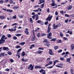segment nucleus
Here are the masks:
<instances>
[{"mask_svg":"<svg viewBox=\"0 0 74 74\" xmlns=\"http://www.w3.org/2000/svg\"><path fill=\"white\" fill-rule=\"evenodd\" d=\"M37 37H40V33H38L37 34Z\"/></svg>","mask_w":74,"mask_h":74,"instance_id":"44","label":"nucleus"},{"mask_svg":"<svg viewBox=\"0 0 74 74\" xmlns=\"http://www.w3.org/2000/svg\"><path fill=\"white\" fill-rule=\"evenodd\" d=\"M41 68H42V67L38 66H36L35 67V69H41Z\"/></svg>","mask_w":74,"mask_h":74,"instance_id":"15","label":"nucleus"},{"mask_svg":"<svg viewBox=\"0 0 74 74\" xmlns=\"http://www.w3.org/2000/svg\"><path fill=\"white\" fill-rule=\"evenodd\" d=\"M63 38V39L65 40H68L67 38H66L65 37H64Z\"/></svg>","mask_w":74,"mask_h":74,"instance_id":"57","label":"nucleus"},{"mask_svg":"<svg viewBox=\"0 0 74 74\" xmlns=\"http://www.w3.org/2000/svg\"><path fill=\"white\" fill-rule=\"evenodd\" d=\"M71 60V58H68L66 59V62H69V63H70V62Z\"/></svg>","mask_w":74,"mask_h":74,"instance_id":"11","label":"nucleus"},{"mask_svg":"<svg viewBox=\"0 0 74 74\" xmlns=\"http://www.w3.org/2000/svg\"><path fill=\"white\" fill-rule=\"evenodd\" d=\"M47 40V39H45L43 41V42H46L47 40Z\"/></svg>","mask_w":74,"mask_h":74,"instance_id":"64","label":"nucleus"},{"mask_svg":"<svg viewBox=\"0 0 74 74\" xmlns=\"http://www.w3.org/2000/svg\"><path fill=\"white\" fill-rule=\"evenodd\" d=\"M37 7H39V5H36L34 7V8H37Z\"/></svg>","mask_w":74,"mask_h":74,"instance_id":"63","label":"nucleus"},{"mask_svg":"<svg viewBox=\"0 0 74 74\" xmlns=\"http://www.w3.org/2000/svg\"><path fill=\"white\" fill-rule=\"evenodd\" d=\"M72 7L73 6H72V5H69L66 7V9H67L68 10H71Z\"/></svg>","mask_w":74,"mask_h":74,"instance_id":"5","label":"nucleus"},{"mask_svg":"<svg viewBox=\"0 0 74 74\" xmlns=\"http://www.w3.org/2000/svg\"><path fill=\"white\" fill-rule=\"evenodd\" d=\"M5 40L4 39H1L0 40V44H4V42H5Z\"/></svg>","mask_w":74,"mask_h":74,"instance_id":"7","label":"nucleus"},{"mask_svg":"<svg viewBox=\"0 0 74 74\" xmlns=\"http://www.w3.org/2000/svg\"><path fill=\"white\" fill-rule=\"evenodd\" d=\"M16 16H14L12 18V19H16Z\"/></svg>","mask_w":74,"mask_h":74,"instance_id":"50","label":"nucleus"},{"mask_svg":"<svg viewBox=\"0 0 74 74\" xmlns=\"http://www.w3.org/2000/svg\"><path fill=\"white\" fill-rule=\"evenodd\" d=\"M55 15H58V12H57V11H56L55 13Z\"/></svg>","mask_w":74,"mask_h":74,"instance_id":"61","label":"nucleus"},{"mask_svg":"<svg viewBox=\"0 0 74 74\" xmlns=\"http://www.w3.org/2000/svg\"><path fill=\"white\" fill-rule=\"evenodd\" d=\"M16 29H9V31H10V32H14V31H16Z\"/></svg>","mask_w":74,"mask_h":74,"instance_id":"14","label":"nucleus"},{"mask_svg":"<svg viewBox=\"0 0 74 74\" xmlns=\"http://www.w3.org/2000/svg\"><path fill=\"white\" fill-rule=\"evenodd\" d=\"M25 42H21L19 43V45H21L22 46H23V45H25Z\"/></svg>","mask_w":74,"mask_h":74,"instance_id":"17","label":"nucleus"},{"mask_svg":"<svg viewBox=\"0 0 74 74\" xmlns=\"http://www.w3.org/2000/svg\"><path fill=\"white\" fill-rule=\"evenodd\" d=\"M19 8V7L16 6L13 7V8L14 9V10H16V9H17V8Z\"/></svg>","mask_w":74,"mask_h":74,"instance_id":"40","label":"nucleus"},{"mask_svg":"<svg viewBox=\"0 0 74 74\" xmlns=\"http://www.w3.org/2000/svg\"><path fill=\"white\" fill-rule=\"evenodd\" d=\"M49 65H50V64H52V61H50L49 62V63L48 64Z\"/></svg>","mask_w":74,"mask_h":74,"instance_id":"48","label":"nucleus"},{"mask_svg":"<svg viewBox=\"0 0 74 74\" xmlns=\"http://www.w3.org/2000/svg\"><path fill=\"white\" fill-rule=\"evenodd\" d=\"M65 16L66 17H70V16H69V15L67 14H65Z\"/></svg>","mask_w":74,"mask_h":74,"instance_id":"62","label":"nucleus"},{"mask_svg":"<svg viewBox=\"0 0 74 74\" xmlns=\"http://www.w3.org/2000/svg\"><path fill=\"white\" fill-rule=\"evenodd\" d=\"M60 36H61V37H63V34L62 33V32L60 33Z\"/></svg>","mask_w":74,"mask_h":74,"instance_id":"38","label":"nucleus"},{"mask_svg":"<svg viewBox=\"0 0 74 74\" xmlns=\"http://www.w3.org/2000/svg\"><path fill=\"white\" fill-rule=\"evenodd\" d=\"M8 38H11V35L10 34H8Z\"/></svg>","mask_w":74,"mask_h":74,"instance_id":"42","label":"nucleus"},{"mask_svg":"<svg viewBox=\"0 0 74 74\" xmlns=\"http://www.w3.org/2000/svg\"><path fill=\"white\" fill-rule=\"evenodd\" d=\"M49 53L50 55H54V54L52 51V50L51 49H49Z\"/></svg>","mask_w":74,"mask_h":74,"instance_id":"4","label":"nucleus"},{"mask_svg":"<svg viewBox=\"0 0 74 74\" xmlns=\"http://www.w3.org/2000/svg\"><path fill=\"white\" fill-rule=\"evenodd\" d=\"M57 71H52V73H56Z\"/></svg>","mask_w":74,"mask_h":74,"instance_id":"60","label":"nucleus"},{"mask_svg":"<svg viewBox=\"0 0 74 74\" xmlns=\"http://www.w3.org/2000/svg\"><path fill=\"white\" fill-rule=\"evenodd\" d=\"M45 4V3H43L42 5H41V8H43V7H44V5Z\"/></svg>","mask_w":74,"mask_h":74,"instance_id":"35","label":"nucleus"},{"mask_svg":"<svg viewBox=\"0 0 74 74\" xmlns=\"http://www.w3.org/2000/svg\"><path fill=\"white\" fill-rule=\"evenodd\" d=\"M70 72H71V74H74V73H73V69H71Z\"/></svg>","mask_w":74,"mask_h":74,"instance_id":"37","label":"nucleus"},{"mask_svg":"<svg viewBox=\"0 0 74 74\" xmlns=\"http://www.w3.org/2000/svg\"><path fill=\"white\" fill-rule=\"evenodd\" d=\"M5 36L4 35H3L2 37H1V39H2V40H6L7 38V37H5Z\"/></svg>","mask_w":74,"mask_h":74,"instance_id":"10","label":"nucleus"},{"mask_svg":"<svg viewBox=\"0 0 74 74\" xmlns=\"http://www.w3.org/2000/svg\"><path fill=\"white\" fill-rule=\"evenodd\" d=\"M0 55L1 56H4V55H5V53H0Z\"/></svg>","mask_w":74,"mask_h":74,"instance_id":"29","label":"nucleus"},{"mask_svg":"<svg viewBox=\"0 0 74 74\" xmlns=\"http://www.w3.org/2000/svg\"><path fill=\"white\" fill-rule=\"evenodd\" d=\"M32 11L33 12H38V11H39V9H37V10H33Z\"/></svg>","mask_w":74,"mask_h":74,"instance_id":"28","label":"nucleus"},{"mask_svg":"<svg viewBox=\"0 0 74 74\" xmlns=\"http://www.w3.org/2000/svg\"><path fill=\"white\" fill-rule=\"evenodd\" d=\"M20 48H21V46L19 45H17L15 47V48L16 49H18Z\"/></svg>","mask_w":74,"mask_h":74,"instance_id":"26","label":"nucleus"},{"mask_svg":"<svg viewBox=\"0 0 74 74\" xmlns=\"http://www.w3.org/2000/svg\"><path fill=\"white\" fill-rule=\"evenodd\" d=\"M18 17L20 18V19H22V18H23V15H18Z\"/></svg>","mask_w":74,"mask_h":74,"instance_id":"16","label":"nucleus"},{"mask_svg":"<svg viewBox=\"0 0 74 74\" xmlns=\"http://www.w3.org/2000/svg\"><path fill=\"white\" fill-rule=\"evenodd\" d=\"M51 30V27H48V28L47 32V33H49L50 31Z\"/></svg>","mask_w":74,"mask_h":74,"instance_id":"24","label":"nucleus"},{"mask_svg":"<svg viewBox=\"0 0 74 74\" xmlns=\"http://www.w3.org/2000/svg\"><path fill=\"white\" fill-rule=\"evenodd\" d=\"M56 40V38H53L51 40V41H53V42H55V41Z\"/></svg>","mask_w":74,"mask_h":74,"instance_id":"25","label":"nucleus"},{"mask_svg":"<svg viewBox=\"0 0 74 74\" xmlns=\"http://www.w3.org/2000/svg\"><path fill=\"white\" fill-rule=\"evenodd\" d=\"M21 51H22V48L19 49L18 50V51L17 52L16 55H17V54H18V53H19V52H21Z\"/></svg>","mask_w":74,"mask_h":74,"instance_id":"22","label":"nucleus"},{"mask_svg":"<svg viewBox=\"0 0 74 74\" xmlns=\"http://www.w3.org/2000/svg\"><path fill=\"white\" fill-rule=\"evenodd\" d=\"M18 23H15L13 24V25H12V26H14V25H18Z\"/></svg>","mask_w":74,"mask_h":74,"instance_id":"43","label":"nucleus"},{"mask_svg":"<svg viewBox=\"0 0 74 74\" xmlns=\"http://www.w3.org/2000/svg\"><path fill=\"white\" fill-rule=\"evenodd\" d=\"M13 2H14V1L12 0H10L9 1L10 4H12V3H13Z\"/></svg>","mask_w":74,"mask_h":74,"instance_id":"36","label":"nucleus"},{"mask_svg":"<svg viewBox=\"0 0 74 74\" xmlns=\"http://www.w3.org/2000/svg\"><path fill=\"white\" fill-rule=\"evenodd\" d=\"M71 50H73L74 49V44H72L71 46Z\"/></svg>","mask_w":74,"mask_h":74,"instance_id":"12","label":"nucleus"},{"mask_svg":"<svg viewBox=\"0 0 74 74\" xmlns=\"http://www.w3.org/2000/svg\"><path fill=\"white\" fill-rule=\"evenodd\" d=\"M56 24H53V30H55V29H57V27H58V26L57 25H56L55 26Z\"/></svg>","mask_w":74,"mask_h":74,"instance_id":"8","label":"nucleus"},{"mask_svg":"<svg viewBox=\"0 0 74 74\" xmlns=\"http://www.w3.org/2000/svg\"><path fill=\"white\" fill-rule=\"evenodd\" d=\"M51 36H52V33L51 32H50L47 35L48 38H50V37H51Z\"/></svg>","mask_w":74,"mask_h":74,"instance_id":"9","label":"nucleus"},{"mask_svg":"<svg viewBox=\"0 0 74 74\" xmlns=\"http://www.w3.org/2000/svg\"><path fill=\"white\" fill-rule=\"evenodd\" d=\"M21 55L22 56H24L25 55V51L23 52L21 54Z\"/></svg>","mask_w":74,"mask_h":74,"instance_id":"27","label":"nucleus"},{"mask_svg":"<svg viewBox=\"0 0 74 74\" xmlns=\"http://www.w3.org/2000/svg\"><path fill=\"white\" fill-rule=\"evenodd\" d=\"M56 67H59V68H62V66H59V65H56Z\"/></svg>","mask_w":74,"mask_h":74,"instance_id":"46","label":"nucleus"},{"mask_svg":"<svg viewBox=\"0 0 74 74\" xmlns=\"http://www.w3.org/2000/svg\"><path fill=\"white\" fill-rule=\"evenodd\" d=\"M39 50H44V48H39L38 49Z\"/></svg>","mask_w":74,"mask_h":74,"instance_id":"59","label":"nucleus"},{"mask_svg":"<svg viewBox=\"0 0 74 74\" xmlns=\"http://www.w3.org/2000/svg\"><path fill=\"white\" fill-rule=\"evenodd\" d=\"M16 56H18V58H20V53H18V54H17Z\"/></svg>","mask_w":74,"mask_h":74,"instance_id":"41","label":"nucleus"},{"mask_svg":"<svg viewBox=\"0 0 74 74\" xmlns=\"http://www.w3.org/2000/svg\"><path fill=\"white\" fill-rule=\"evenodd\" d=\"M41 36L42 37L44 36H46V34H45V33H42L41 34Z\"/></svg>","mask_w":74,"mask_h":74,"instance_id":"39","label":"nucleus"},{"mask_svg":"<svg viewBox=\"0 0 74 74\" xmlns=\"http://www.w3.org/2000/svg\"><path fill=\"white\" fill-rule=\"evenodd\" d=\"M13 39H14V40H17V39H18V38H17V37L16 36L13 37Z\"/></svg>","mask_w":74,"mask_h":74,"instance_id":"34","label":"nucleus"},{"mask_svg":"<svg viewBox=\"0 0 74 74\" xmlns=\"http://www.w3.org/2000/svg\"><path fill=\"white\" fill-rule=\"evenodd\" d=\"M15 36H21V35H22V34H15Z\"/></svg>","mask_w":74,"mask_h":74,"instance_id":"31","label":"nucleus"},{"mask_svg":"<svg viewBox=\"0 0 74 74\" xmlns=\"http://www.w3.org/2000/svg\"><path fill=\"white\" fill-rule=\"evenodd\" d=\"M30 47L32 48H34V47H35V45H31Z\"/></svg>","mask_w":74,"mask_h":74,"instance_id":"54","label":"nucleus"},{"mask_svg":"<svg viewBox=\"0 0 74 74\" xmlns=\"http://www.w3.org/2000/svg\"><path fill=\"white\" fill-rule=\"evenodd\" d=\"M60 59L61 60L63 61V60H64V59L62 57L60 58Z\"/></svg>","mask_w":74,"mask_h":74,"instance_id":"47","label":"nucleus"},{"mask_svg":"<svg viewBox=\"0 0 74 74\" xmlns=\"http://www.w3.org/2000/svg\"><path fill=\"white\" fill-rule=\"evenodd\" d=\"M8 53L9 55H12V53L10 51H8Z\"/></svg>","mask_w":74,"mask_h":74,"instance_id":"33","label":"nucleus"},{"mask_svg":"<svg viewBox=\"0 0 74 74\" xmlns=\"http://www.w3.org/2000/svg\"><path fill=\"white\" fill-rule=\"evenodd\" d=\"M35 17H36V21H37V20L38 19V18H39L37 14H36Z\"/></svg>","mask_w":74,"mask_h":74,"instance_id":"20","label":"nucleus"},{"mask_svg":"<svg viewBox=\"0 0 74 74\" xmlns=\"http://www.w3.org/2000/svg\"><path fill=\"white\" fill-rule=\"evenodd\" d=\"M4 3V1L3 0H1L0 1V4H3Z\"/></svg>","mask_w":74,"mask_h":74,"instance_id":"55","label":"nucleus"},{"mask_svg":"<svg viewBox=\"0 0 74 74\" xmlns=\"http://www.w3.org/2000/svg\"><path fill=\"white\" fill-rule=\"evenodd\" d=\"M46 45L47 47H49V46L50 45V44L48 43V44H46Z\"/></svg>","mask_w":74,"mask_h":74,"instance_id":"58","label":"nucleus"},{"mask_svg":"<svg viewBox=\"0 0 74 74\" xmlns=\"http://www.w3.org/2000/svg\"><path fill=\"white\" fill-rule=\"evenodd\" d=\"M10 62H11V63H12L13 62H14V60H13L12 59H11L10 60Z\"/></svg>","mask_w":74,"mask_h":74,"instance_id":"51","label":"nucleus"},{"mask_svg":"<svg viewBox=\"0 0 74 74\" xmlns=\"http://www.w3.org/2000/svg\"><path fill=\"white\" fill-rule=\"evenodd\" d=\"M28 69H30V70L31 71L33 70V69H34V66H32V64H30L28 66Z\"/></svg>","mask_w":74,"mask_h":74,"instance_id":"2","label":"nucleus"},{"mask_svg":"<svg viewBox=\"0 0 74 74\" xmlns=\"http://www.w3.org/2000/svg\"><path fill=\"white\" fill-rule=\"evenodd\" d=\"M29 21L31 23H33V19H32V18H30Z\"/></svg>","mask_w":74,"mask_h":74,"instance_id":"30","label":"nucleus"},{"mask_svg":"<svg viewBox=\"0 0 74 74\" xmlns=\"http://www.w3.org/2000/svg\"><path fill=\"white\" fill-rule=\"evenodd\" d=\"M3 51H10V49H9V48L8 47H3Z\"/></svg>","mask_w":74,"mask_h":74,"instance_id":"3","label":"nucleus"},{"mask_svg":"<svg viewBox=\"0 0 74 74\" xmlns=\"http://www.w3.org/2000/svg\"><path fill=\"white\" fill-rule=\"evenodd\" d=\"M37 52L39 54H40L41 53H42V52H43V51H41L40 50H39V51H38Z\"/></svg>","mask_w":74,"mask_h":74,"instance_id":"23","label":"nucleus"},{"mask_svg":"<svg viewBox=\"0 0 74 74\" xmlns=\"http://www.w3.org/2000/svg\"><path fill=\"white\" fill-rule=\"evenodd\" d=\"M61 42H62V40H60L58 41L57 43H60Z\"/></svg>","mask_w":74,"mask_h":74,"instance_id":"53","label":"nucleus"},{"mask_svg":"<svg viewBox=\"0 0 74 74\" xmlns=\"http://www.w3.org/2000/svg\"><path fill=\"white\" fill-rule=\"evenodd\" d=\"M36 14H35L32 16V18L34 20V19H35V17H36Z\"/></svg>","mask_w":74,"mask_h":74,"instance_id":"32","label":"nucleus"},{"mask_svg":"<svg viewBox=\"0 0 74 74\" xmlns=\"http://www.w3.org/2000/svg\"><path fill=\"white\" fill-rule=\"evenodd\" d=\"M45 2V1L44 0H39V3H44Z\"/></svg>","mask_w":74,"mask_h":74,"instance_id":"19","label":"nucleus"},{"mask_svg":"<svg viewBox=\"0 0 74 74\" xmlns=\"http://www.w3.org/2000/svg\"><path fill=\"white\" fill-rule=\"evenodd\" d=\"M51 1H52V3L51 5V6H52V7H53L56 5V4H55V1H54V0H51Z\"/></svg>","mask_w":74,"mask_h":74,"instance_id":"6","label":"nucleus"},{"mask_svg":"<svg viewBox=\"0 0 74 74\" xmlns=\"http://www.w3.org/2000/svg\"><path fill=\"white\" fill-rule=\"evenodd\" d=\"M58 46H55L54 47V49H58Z\"/></svg>","mask_w":74,"mask_h":74,"instance_id":"52","label":"nucleus"},{"mask_svg":"<svg viewBox=\"0 0 74 74\" xmlns=\"http://www.w3.org/2000/svg\"><path fill=\"white\" fill-rule=\"evenodd\" d=\"M70 16L71 17H72V18H74V14H71V15H70Z\"/></svg>","mask_w":74,"mask_h":74,"instance_id":"49","label":"nucleus"},{"mask_svg":"<svg viewBox=\"0 0 74 74\" xmlns=\"http://www.w3.org/2000/svg\"><path fill=\"white\" fill-rule=\"evenodd\" d=\"M53 17V16H51V15H49L47 18L46 19V21H50Z\"/></svg>","mask_w":74,"mask_h":74,"instance_id":"1","label":"nucleus"},{"mask_svg":"<svg viewBox=\"0 0 74 74\" xmlns=\"http://www.w3.org/2000/svg\"><path fill=\"white\" fill-rule=\"evenodd\" d=\"M57 62H59V60H55L54 61V63L53 64V66H54L55 65V64H56V63Z\"/></svg>","mask_w":74,"mask_h":74,"instance_id":"13","label":"nucleus"},{"mask_svg":"<svg viewBox=\"0 0 74 74\" xmlns=\"http://www.w3.org/2000/svg\"><path fill=\"white\" fill-rule=\"evenodd\" d=\"M37 22L38 23H41V20H38L37 21Z\"/></svg>","mask_w":74,"mask_h":74,"instance_id":"45","label":"nucleus"},{"mask_svg":"<svg viewBox=\"0 0 74 74\" xmlns=\"http://www.w3.org/2000/svg\"><path fill=\"white\" fill-rule=\"evenodd\" d=\"M24 33H25V34H27V35H29V31H25Z\"/></svg>","mask_w":74,"mask_h":74,"instance_id":"18","label":"nucleus"},{"mask_svg":"<svg viewBox=\"0 0 74 74\" xmlns=\"http://www.w3.org/2000/svg\"><path fill=\"white\" fill-rule=\"evenodd\" d=\"M0 19H5V16H0Z\"/></svg>","mask_w":74,"mask_h":74,"instance_id":"21","label":"nucleus"},{"mask_svg":"<svg viewBox=\"0 0 74 74\" xmlns=\"http://www.w3.org/2000/svg\"><path fill=\"white\" fill-rule=\"evenodd\" d=\"M64 12H63V11L61 10L60 11V14H63Z\"/></svg>","mask_w":74,"mask_h":74,"instance_id":"56","label":"nucleus"}]
</instances>
